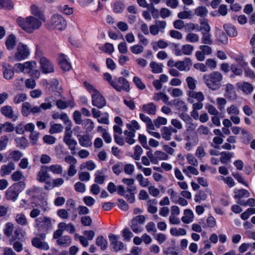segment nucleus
<instances>
[{
  "instance_id": "49",
  "label": "nucleus",
  "mask_w": 255,
  "mask_h": 255,
  "mask_svg": "<svg viewBox=\"0 0 255 255\" xmlns=\"http://www.w3.org/2000/svg\"><path fill=\"white\" fill-rule=\"evenodd\" d=\"M186 82L189 91H194L196 87L197 81L192 77L189 76L186 78Z\"/></svg>"
},
{
  "instance_id": "44",
  "label": "nucleus",
  "mask_w": 255,
  "mask_h": 255,
  "mask_svg": "<svg viewBox=\"0 0 255 255\" xmlns=\"http://www.w3.org/2000/svg\"><path fill=\"white\" fill-rule=\"evenodd\" d=\"M220 161L223 163H226L229 161L230 159L234 156L233 152L223 151L221 153Z\"/></svg>"
},
{
  "instance_id": "18",
  "label": "nucleus",
  "mask_w": 255,
  "mask_h": 255,
  "mask_svg": "<svg viewBox=\"0 0 255 255\" xmlns=\"http://www.w3.org/2000/svg\"><path fill=\"white\" fill-rule=\"evenodd\" d=\"M36 56L39 59L41 69L43 73H48V60L43 56V52L38 48H36Z\"/></svg>"
},
{
  "instance_id": "43",
  "label": "nucleus",
  "mask_w": 255,
  "mask_h": 255,
  "mask_svg": "<svg viewBox=\"0 0 255 255\" xmlns=\"http://www.w3.org/2000/svg\"><path fill=\"white\" fill-rule=\"evenodd\" d=\"M32 106L28 102H24L22 104L21 113L24 116H28L31 112Z\"/></svg>"
},
{
  "instance_id": "14",
  "label": "nucleus",
  "mask_w": 255,
  "mask_h": 255,
  "mask_svg": "<svg viewBox=\"0 0 255 255\" xmlns=\"http://www.w3.org/2000/svg\"><path fill=\"white\" fill-rule=\"evenodd\" d=\"M192 65V62L190 58L186 57L183 60L176 62V68L180 71H189Z\"/></svg>"
},
{
  "instance_id": "57",
  "label": "nucleus",
  "mask_w": 255,
  "mask_h": 255,
  "mask_svg": "<svg viewBox=\"0 0 255 255\" xmlns=\"http://www.w3.org/2000/svg\"><path fill=\"white\" fill-rule=\"evenodd\" d=\"M122 235L124 240L126 241H129L133 237L132 233L128 228L124 229L122 231Z\"/></svg>"
},
{
  "instance_id": "38",
  "label": "nucleus",
  "mask_w": 255,
  "mask_h": 255,
  "mask_svg": "<svg viewBox=\"0 0 255 255\" xmlns=\"http://www.w3.org/2000/svg\"><path fill=\"white\" fill-rule=\"evenodd\" d=\"M170 233L172 236L175 237L183 236L187 234L186 231L181 228H171L170 229Z\"/></svg>"
},
{
  "instance_id": "34",
  "label": "nucleus",
  "mask_w": 255,
  "mask_h": 255,
  "mask_svg": "<svg viewBox=\"0 0 255 255\" xmlns=\"http://www.w3.org/2000/svg\"><path fill=\"white\" fill-rule=\"evenodd\" d=\"M152 99L155 101H158L161 100L164 103L169 104V98L163 92L154 93Z\"/></svg>"
},
{
  "instance_id": "28",
  "label": "nucleus",
  "mask_w": 255,
  "mask_h": 255,
  "mask_svg": "<svg viewBox=\"0 0 255 255\" xmlns=\"http://www.w3.org/2000/svg\"><path fill=\"white\" fill-rule=\"evenodd\" d=\"M223 27L227 34L231 37L237 36L238 32L235 26L231 24L227 23L224 25Z\"/></svg>"
},
{
  "instance_id": "61",
  "label": "nucleus",
  "mask_w": 255,
  "mask_h": 255,
  "mask_svg": "<svg viewBox=\"0 0 255 255\" xmlns=\"http://www.w3.org/2000/svg\"><path fill=\"white\" fill-rule=\"evenodd\" d=\"M15 220L17 224L21 226H25L27 224V219L22 214H17L15 217Z\"/></svg>"
},
{
  "instance_id": "37",
  "label": "nucleus",
  "mask_w": 255,
  "mask_h": 255,
  "mask_svg": "<svg viewBox=\"0 0 255 255\" xmlns=\"http://www.w3.org/2000/svg\"><path fill=\"white\" fill-rule=\"evenodd\" d=\"M136 179L138 182L139 185L142 187H147L150 185V181L148 179L144 177L143 175L141 173L137 174Z\"/></svg>"
},
{
  "instance_id": "22",
  "label": "nucleus",
  "mask_w": 255,
  "mask_h": 255,
  "mask_svg": "<svg viewBox=\"0 0 255 255\" xmlns=\"http://www.w3.org/2000/svg\"><path fill=\"white\" fill-rule=\"evenodd\" d=\"M3 77L6 80H10L13 77L14 71L12 67L8 64L4 63L2 65Z\"/></svg>"
},
{
  "instance_id": "29",
  "label": "nucleus",
  "mask_w": 255,
  "mask_h": 255,
  "mask_svg": "<svg viewBox=\"0 0 255 255\" xmlns=\"http://www.w3.org/2000/svg\"><path fill=\"white\" fill-rule=\"evenodd\" d=\"M124 134L125 136V141L130 145L133 144L135 142L134 139L135 137V131H129L128 130H126L124 132Z\"/></svg>"
},
{
  "instance_id": "60",
  "label": "nucleus",
  "mask_w": 255,
  "mask_h": 255,
  "mask_svg": "<svg viewBox=\"0 0 255 255\" xmlns=\"http://www.w3.org/2000/svg\"><path fill=\"white\" fill-rule=\"evenodd\" d=\"M131 52L134 54H139L143 52V47L139 44H134L130 47Z\"/></svg>"
},
{
  "instance_id": "40",
  "label": "nucleus",
  "mask_w": 255,
  "mask_h": 255,
  "mask_svg": "<svg viewBox=\"0 0 255 255\" xmlns=\"http://www.w3.org/2000/svg\"><path fill=\"white\" fill-rule=\"evenodd\" d=\"M96 168V163L92 160H88L85 162L83 163L80 165L81 170L87 169L88 170L92 171Z\"/></svg>"
},
{
  "instance_id": "39",
  "label": "nucleus",
  "mask_w": 255,
  "mask_h": 255,
  "mask_svg": "<svg viewBox=\"0 0 255 255\" xmlns=\"http://www.w3.org/2000/svg\"><path fill=\"white\" fill-rule=\"evenodd\" d=\"M15 37L14 35L11 34L8 36L5 41V46L7 49L12 50L15 45Z\"/></svg>"
},
{
  "instance_id": "13",
  "label": "nucleus",
  "mask_w": 255,
  "mask_h": 255,
  "mask_svg": "<svg viewBox=\"0 0 255 255\" xmlns=\"http://www.w3.org/2000/svg\"><path fill=\"white\" fill-rule=\"evenodd\" d=\"M46 234H40L38 237L34 238L32 240L33 246L37 248L46 250L48 249V244L46 242H43V240L46 238Z\"/></svg>"
},
{
  "instance_id": "26",
  "label": "nucleus",
  "mask_w": 255,
  "mask_h": 255,
  "mask_svg": "<svg viewBox=\"0 0 255 255\" xmlns=\"http://www.w3.org/2000/svg\"><path fill=\"white\" fill-rule=\"evenodd\" d=\"M179 117L186 124L188 129H193L195 127L193 123V120L189 115L184 113H182L179 115Z\"/></svg>"
},
{
  "instance_id": "64",
  "label": "nucleus",
  "mask_w": 255,
  "mask_h": 255,
  "mask_svg": "<svg viewBox=\"0 0 255 255\" xmlns=\"http://www.w3.org/2000/svg\"><path fill=\"white\" fill-rule=\"evenodd\" d=\"M83 125L84 128L89 131H91L95 127L94 122L89 119L84 120Z\"/></svg>"
},
{
  "instance_id": "45",
  "label": "nucleus",
  "mask_w": 255,
  "mask_h": 255,
  "mask_svg": "<svg viewBox=\"0 0 255 255\" xmlns=\"http://www.w3.org/2000/svg\"><path fill=\"white\" fill-rule=\"evenodd\" d=\"M63 127L60 124H52L51 123L49 132L52 133H60L62 131Z\"/></svg>"
},
{
  "instance_id": "3",
  "label": "nucleus",
  "mask_w": 255,
  "mask_h": 255,
  "mask_svg": "<svg viewBox=\"0 0 255 255\" xmlns=\"http://www.w3.org/2000/svg\"><path fill=\"white\" fill-rule=\"evenodd\" d=\"M84 84L87 91L91 95L92 105L99 109H102L105 107L106 105V101L100 92L93 85L87 82H84Z\"/></svg>"
},
{
  "instance_id": "20",
  "label": "nucleus",
  "mask_w": 255,
  "mask_h": 255,
  "mask_svg": "<svg viewBox=\"0 0 255 255\" xmlns=\"http://www.w3.org/2000/svg\"><path fill=\"white\" fill-rule=\"evenodd\" d=\"M79 144L83 147H89L92 144V136L89 134H78L77 135Z\"/></svg>"
},
{
  "instance_id": "30",
  "label": "nucleus",
  "mask_w": 255,
  "mask_h": 255,
  "mask_svg": "<svg viewBox=\"0 0 255 255\" xmlns=\"http://www.w3.org/2000/svg\"><path fill=\"white\" fill-rule=\"evenodd\" d=\"M36 222L39 230L48 229V218L46 217H40L36 219Z\"/></svg>"
},
{
  "instance_id": "27",
  "label": "nucleus",
  "mask_w": 255,
  "mask_h": 255,
  "mask_svg": "<svg viewBox=\"0 0 255 255\" xmlns=\"http://www.w3.org/2000/svg\"><path fill=\"white\" fill-rule=\"evenodd\" d=\"M156 109V106L153 103L144 104L142 107V111L149 115H155Z\"/></svg>"
},
{
  "instance_id": "2",
  "label": "nucleus",
  "mask_w": 255,
  "mask_h": 255,
  "mask_svg": "<svg viewBox=\"0 0 255 255\" xmlns=\"http://www.w3.org/2000/svg\"><path fill=\"white\" fill-rule=\"evenodd\" d=\"M16 22L23 30L30 33L38 29L41 25V21L32 16H29L25 18L19 17L17 18Z\"/></svg>"
},
{
  "instance_id": "19",
  "label": "nucleus",
  "mask_w": 255,
  "mask_h": 255,
  "mask_svg": "<svg viewBox=\"0 0 255 255\" xmlns=\"http://www.w3.org/2000/svg\"><path fill=\"white\" fill-rule=\"evenodd\" d=\"M187 95L188 96L187 101L191 103H193L194 102L193 100V98L196 99L198 102H203L205 99L204 95L201 92L189 91L187 92Z\"/></svg>"
},
{
  "instance_id": "24",
  "label": "nucleus",
  "mask_w": 255,
  "mask_h": 255,
  "mask_svg": "<svg viewBox=\"0 0 255 255\" xmlns=\"http://www.w3.org/2000/svg\"><path fill=\"white\" fill-rule=\"evenodd\" d=\"M48 179V167L46 165H42L40 170L38 172L37 179L42 182H46Z\"/></svg>"
},
{
  "instance_id": "42",
  "label": "nucleus",
  "mask_w": 255,
  "mask_h": 255,
  "mask_svg": "<svg viewBox=\"0 0 255 255\" xmlns=\"http://www.w3.org/2000/svg\"><path fill=\"white\" fill-rule=\"evenodd\" d=\"M185 39L190 43H197L199 41L200 37L196 33L189 32L186 35Z\"/></svg>"
},
{
  "instance_id": "8",
  "label": "nucleus",
  "mask_w": 255,
  "mask_h": 255,
  "mask_svg": "<svg viewBox=\"0 0 255 255\" xmlns=\"http://www.w3.org/2000/svg\"><path fill=\"white\" fill-rule=\"evenodd\" d=\"M113 88L119 92L124 90L126 92L129 91V86L127 80L123 77H114L113 83L112 86Z\"/></svg>"
},
{
  "instance_id": "54",
  "label": "nucleus",
  "mask_w": 255,
  "mask_h": 255,
  "mask_svg": "<svg viewBox=\"0 0 255 255\" xmlns=\"http://www.w3.org/2000/svg\"><path fill=\"white\" fill-rule=\"evenodd\" d=\"M126 126L129 131H135L136 130H139L140 128L138 122L135 120H132L130 123L127 124Z\"/></svg>"
},
{
  "instance_id": "46",
  "label": "nucleus",
  "mask_w": 255,
  "mask_h": 255,
  "mask_svg": "<svg viewBox=\"0 0 255 255\" xmlns=\"http://www.w3.org/2000/svg\"><path fill=\"white\" fill-rule=\"evenodd\" d=\"M150 67L153 73L158 74L162 72V65L152 61L150 63Z\"/></svg>"
},
{
  "instance_id": "23",
  "label": "nucleus",
  "mask_w": 255,
  "mask_h": 255,
  "mask_svg": "<svg viewBox=\"0 0 255 255\" xmlns=\"http://www.w3.org/2000/svg\"><path fill=\"white\" fill-rule=\"evenodd\" d=\"M15 165L12 162H10L7 164L2 165L0 168L1 176L3 177L4 176L9 175L12 171L15 169Z\"/></svg>"
},
{
  "instance_id": "12",
  "label": "nucleus",
  "mask_w": 255,
  "mask_h": 255,
  "mask_svg": "<svg viewBox=\"0 0 255 255\" xmlns=\"http://www.w3.org/2000/svg\"><path fill=\"white\" fill-rule=\"evenodd\" d=\"M53 96H50L51 101L49 102V109L52 106V104L56 102V105L58 109H65L69 107H73L74 106V103L71 101H63L61 100H58L56 101V98L53 99Z\"/></svg>"
},
{
  "instance_id": "4",
  "label": "nucleus",
  "mask_w": 255,
  "mask_h": 255,
  "mask_svg": "<svg viewBox=\"0 0 255 255\" xmlns=\"http://www.w3.org/2000/svg\"><path fill=\"white\" fill-rule=\"evenodd\" d=\"M30 55L28 46L22 42L19 43L16 47V52L12 57H9L10 61H19L27 59Z\"/></svg>"
},
{
  "instance_id": "50",
  "label": "nucleus",
  "mask_w": 255,
  "mask_h": 255,
  "mask_svg": "<svg viewBox=\"0 0 255 255\" xmlns=\"http://www.w3.org/2000/svg\"><path fill=\"white\" fill-rule=\"evenodd\" d=\"M100 49L109 54H112L115 51L113 44L108 42L106 43L103 46L100 47Z\"/></svg>"
},
{
  "instance_id": "59",
  "label": "nucleus",
  "mask_w": 255,
  "mask_h": 255,
  "mask_svg": "<svg viewBox=\"0 0 255 255\" xmlns=\"http://www.w3.org/2000/svg\"><path fill=\"white\" fill-rule=\"evenodd\" d=\"M202 42L205 44H211L212 43L211 34L209 32L202 31Z\"/></svg>"
},
{
  "instance_id": "63",
  "label": "nucleus",
  "mask_w": 255,
  "mask_h": 255,
  "mask_svg": "<svg viewBox=\"0 0 255 255\" xmlns=\"http://www.w3.org/2000/svg\"><path fill=\"white\" fill-rule=\"evenodd\" d=\"M184 55H190L194 50V47L191 44H185L181 46Z\"/></svg>"
},
{
  "instance_id": "53",
  "label": "nucleus",
  "mask_w": 255,
  "mask_h": 255,
  "mask_svg": "<svg viewBox=\"0 0 255 255\" xmlns=\"http://www.w3.org/2000/svg\"><path fill=\"white\" fill-rule=\"evenodd\" d=\"M208 10L202 6H198L195 9V14L198 16L204 17L207 15Z\"/></svg>"
},
{
  "instance_id": "56",
  "label": "nucleus",
  "mask_w": 255,
  "mask_h": 255,
  "mask_svg": "<svg viewBox=\"0 0 255 255\" xmlns=\"http://www.w3.org/2000/svg\"><path fill=\"white\" fill-rule=\"evenodd\" d=\"M205 107L208 113L211 115L215 116L219 114V112L216 108L212 104L207 103L206 104Z\"/></svg>"
},
{
  "instance_id": "41",
  "label": "nucleus",
  "mask_w": 255,
  "mask_h": 255,
  "mask_svg": "<svg viewBox=\"0 0 255 255\" xmlns=\"http://www.w3.org/2000/svg\"><path fill=\"white\" fill-rule=\"evenodd\" d=\"M96 244L102 250H106L108 247V242L102 236H98L96 239Z\"/></svg>"
},
{
  "instance_id": "15",
  "label": "nucleus",
  "mask_w": 255,
  "mask_h": 255,
  "mask_svg": "<svg viewBox=\"0 0 255 255\" xmlns=\"http://www.w3.org/2000/svg\"><path fill=\"white\" fill-rule=\"evenodd\" d=\"M1 114L5 117L11 119L12 121H15L18 119L17 114L15 113L12 107L10 106H5L0 109Z\"/></svg>"
},
{
  "instance_id": "35",
  "label": "nucleus",
  "mask_w": 255,
  "mask_h": 255,
  "mask_svg": "<svg viewBox=\"0 0 255 255\" xmlns=\"http://www.w3.org/2000/svg\"><path fill=\"white\" fill-rule=\"evenodd\" d=\"M235 198L237 199H241L242 198H248L250 196V193L246 189L238 190L235 189L234 191Z\"/></svg>"
},
{
  "instance_id": "16",
  "label": "nucleus",
  "mask_w": 255,
  "mask_h": 255,
  "mask_svg": "<svg viewBox=\"0 0 255 255\" xmlns=\"http://www.w3.org/2000/svg\"><path fill=\"white\" fill-rule=\"evenodd\" d=\"M58 64L63 71H69L72 68L71 63L69 62L66 55L61 54L58 59Z\"/></svg>"
},
{
  "instance_id": "32",
  "label": "nucleus",
  "mask_w": 255,
  "mask_h": 255,
  "mask_svg": "<svg viewBox=\"0 0 255 255\" xmlns=\"http://www.w3.org/2000/svg\"><path fill=\"white\" fill-rule=\"evenodd\" d=\"M37 66L36 63L34 61H29L23 63V69L24 74H30Z\"/></svg>"
},
{
  "instance_id": "62",
  "label": "nucleus",
  "mask_w": 255,
  "mask_h": 255,
  "mask_svg": "<svg viewBox=\"0 0 255 255\" xmlns=\"http://www.w3.org/2000/svg\"><path fill=\"white\" fill-rule=\"evenodd\" d=\"M13 230V224L11 222H8L5 225L4 233L7 237H9L12 235Z\"/></svg>"
},
{
  "instance_id": "11",
  "label": "nucleus",
  "mask_w": 255,
  "mask_h": 255,
  "mask_svg": "<svg viewBox=\"0 0 255 255\" xmlns=\"http://www.w3.org/2000/svg\"><path fill=\"white\" fill-rule=\"evenodd\" d=\"M50 87H49V91L50 94H54L56 98H59L61 96L62 92V88L59 85V81L55 78H52L50 80L49 83Z\"/></svg>"
},
{
  "instance_id": "55",
  "label": "nucleus",
  "mask_w": 255,
  "mask_h": 255,
  "mask_svg": "<svg viewBox=\"0 0 255 255\" xmlns=\"http://www.w3.org/2000/svg\"><path fill=\"white\" fill-rule=\"evenodd\" d=\"M227 113L228 115L232 116L239 115L240 111L239 108L236 105L232 104L227 108Z\"/></svg>"
},
{
  "instance_id": "33",
  "label": "nucleus",
  "mask_w": 255,
  "mask_h": 255,
  "mask_svg": "<svg viewBox=\"0 0 255 255\" xmlns=\"http://www.w3.org/2000/svg\"><path fill=\"white\" fill-rule=\"evenodd\" d=\"M30 12L32 15L39 17L41 20H44L43 12L35 4H32L30 6Z\"/></svg>"
},
{
  "instance_id": "6",
  "label": "nucleus",
  "mask_w": 255,
  "mask_h": 255,
  "mask_svg": "<svg viewBox=\"0 0 255 255\" xmlns=\"http://www.w3.org/2000/svg\"><path fill=\"white\" fill-rule=\"evenodd\" d=\"M50 26L54 29L62 31L67 27V22L61 15L55 14L51 17Z\"/></svg>"
},
{
  "instance_id": "36",
  "label": "nucleus",
  "mask_w": 255,
  "mask_h": 255,
  "mask_svg": "<svg viewBox=\"0 0 255 255\" xmlns=\"http://www.w3.org/2000/svg\"><path fill=\"white\" fill-rule=\"evenodd\" d=\"M60 119L66 125L65 131L71 130L72 124L67 115L66 113H62L61 116H60Z\"/></svg>"
},
{
  "instance_id": "9",
  "label": "nucleus",
  "mask_w": 255,
  "mask_h": 255,
  "mask_svg": "<svg viewBox=\"0 0 255 255\" xmlns=\"http://www.w3.org/2000/svg\"><path fill=\"white\" fill-rule=\"evenodd\" d=\"M146 155L151 162L154 164H157L159 161L166 160L169 158V156L166 152L160 150H156L154 153L149 150L146 152Z\"/></svg>"
},
{
  "instance_id": "25",
  "label": "nucleus",
  "mask_w": 255,
  "mask_h": 255,
  "mask_svg": "<svg viewBox=\"0 0 255 255\" xmlns=\"http://www.w3.org/2000/svg\"><path fill=\"white\" fill-rule=\"evenodd\" d=\"M194 215L193 211L190 209H185L184 215L181 218L182 221L185 224H189L194 220Z\"/></svg>"
},
{
  "instance_id": "5",
  "label": "nucleus",
  "mask_w": 255,
  "mask_h": 255,
  "mask_svg": "<svg viewBox=\"0 0 255 255\" xmlns=\"http://www.w3.org/2000/svg\"><path fill=\"white\" fill-rule=\"evenodd\" d=\"M23 186L24 188L25 184L24 183L20 182L13 184L5 192V198L8 200L15 201L18 198L19 195V188Z\"/></svg>"
},
{
  "instance_id": "21",
  "label": "nucleus",
  "mask_w": 255,
  "mask_h": 255,
  "mask_svg": "<svg viewBox=\"0 0 255 255\" xmlns=\"http://www.w3.org/2000/svg\"><path fill=\"white\" fill-rule=\"evenodd\" d=\"M237 86L239 89L241 90L246 95H249L252 93L254 88L252 85L248 82H238Z\"/></svg>"
},
{
  "instance_id": "1",
  "label": "nucleus",
  "mask_w": 255,
  "mask_h": 255,
  "mask_svg": "<svg viewBox=\"0 0 255 255\" xmlns=\"http://www.w3.org/2000/svg\"><path fill=\"white\" fill-rule=\"evenodd\" d=\"M223 79V76L219 71H214L209 74H206L203 77L204 84L209 89L213 91L220 89Z\"/></svg>"
},
{
  "instance_id": "58",
  "label": "nucleus",
  "mask_w": 255,
  "mask_h": 255,
  "mask_svg": "<svg viewBox=\"0 0 255 255\" xmlns=\"http://www.w3.org/2000/svg\"><path fill=\"white\" fill-rule=\"evenodd\" d=\"M174 103L176 107L179 110L183 112H186L188 110L187 107L185 103L182 100L177 99L174 100Z\"/></svg>"
},
{
  "instance_id": "47",
  "label": "nucleus",
  "mask_w": 255,
  "mask_h": 255,
  "mask_svg": "<svg viewBox=\"0 0 255 255\" xmlns=\"http://www.w3.org/2000/svg\"><path fill=\"white\" fill-rule=\"evenodd\" d=\"M22 155L23 154L21 151L19 150H13L9 153L8 158L14 161H18Z\"/></svg>"
},
{
  "instance_id": "51",
  "label": "nucleus",
  "mask_w": 255,
  "mask_h": 255,
  "mask_svg": "<svg viewBox=\"0 0 255 255\" xmlns=\"http://www.w3.org/2000/svg\"><path fill=\"white\" fill-rule=\"evenodd\" d=\"M217 105L219 110L223 112L225 110V106L227 103L226 99L223 97H219L216 99Z\"/></svg>"
},
{
  "instance_id": "17",
  "label": "nucleus",
  "mask_w": 255,
  "mask_h": 255,
  "mask_svg": "<svg viewBox=\"0 0 255 255\" xmlns=\"http://www.w3.org/2000/svg\"><path fill=\"white\" fill-rule=\"evenodd\" d=\"M224 87L225 97L230 100H236L237 98V94L235 90L234 86L230 83H228L224 85Z\"/></svg>"
},
{
  "instance_id": "52",
  "label": "nucleus",
  "mask_w": 255,
  "mask_h": 255,
  "mask_svg": "<svg viewBox=\"0 0 255 255\" xmlns=\"http://www.w3.org/2000/svg\"><path fill=\"white\" fill-rule=\"evenodd\" d=\"M161 136L163 138L165 139L166 140H170L171 139V136L172 135V132L170 129L166 127H163L161 129Z\"/></svg>"
},
{
  "instance_id": "10",
  "label": "nucleus",
  "mask_w": 255,
  "mask_h": 255,
  "mask_svg": "<svg viewBox=\"0 0 255 255\" xmlns=\"http://www.w3.org/2000/svg\"><path fill=\"white\" fill-rule=\"evenodd\" d=\"M72 130L65 131L63 141L68 146L72 154L76 153V146L77 145V141L72 137Z\"/></svg>"
},
{
  "instance_id": "31",
  "label": "nucleus",
  "mask_w": 255,
  "mask_h": 255,
  "mask_svg": "<svg viewBox=\"0 0 255 255\" xmlns=\"http://www.w3.org/2000/svg\"><path fill=\"white\" fill-rule=\"evenodd\" d=\"M57 244L62 247H67L72 243V239L69 236H64L56 241Z\"/></svg>"
},
{
  "instance_id": "7",
  "label": "nucleus",
  "mask_w": 255,
  "mask_h": 255,
  "mask_svg": "<svg viewBox=\"0 0 255 255\" xmlns=\"http://www.w3.org/2000/svg\"><path fill=\"white\" fill-rule=\"evenodd\" d=\"M109 239L110 242V246L115 252H118L126 250V246L123 242L120 241L119 235L110 234Z\"/></svg>"
},
{
  "instance_id": "48",
  "label": "nucleus",
  "mask_w": 255,
  "mask_h": 255,
  "mask_svg": "<svg viewBox=\"0 0 255 255\" xmlns=\"http://www.w3.org/2000/svg\"><path fill=\"white\" fill-rule=\"evenodd\" d=\"M183 172L188 177H190V174L195 175H197L199 174V172L197 169L192 166H188L186 168H184L183 169Z\"/></svg>"
}]
</instances>
